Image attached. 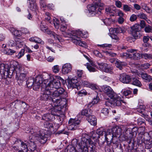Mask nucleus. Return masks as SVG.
<instances>
[{
	"label": "nucleus",
	"mask_w": 152,
	"mask_h": 152,
	"mask_svg": "<svg viewBox=\"0 0 152 152\" xmlns=\"http://www.w3.org/2000/svg\"><path fill=\"white\" fill-rule=\"evenodd\" d=\"M102 89L104 92L110 98V99L105 102V104L107 106L111 107L120 106L124 101L118 95L115 93L109 86L106 85L102 87Z\"/></svg>",
	"instance_id": "obj_1"
},
{
	"label": "nucleus",
	"mask_w": 152,
	"mask_h": 152,
	"mask_svg": "<svg viewBox=\"0 0 152 152\" xmlns=\"http://www.w3.org/2000/svg\"><path fill=\"white\" fill-rule=\"evenodd\" d=\"M51 100L53 103H51L55 109L58 111H61V109L64 107V105H62V101L60 98H64L67 96L66 92L65 90L62 88H60L55 91L54 92L52 90Z\"/></svg>",
	"instance_id": "obj_2"
},
{
	"label": "nucleus",
	"mask_w": 152,
	"mask_h": 152,
	"mask_svg": "<svg viewBox=\"0 0 152 152\" xmlns=\"http://www.w3.org/2000/svg\"><path fill=\"white\" fill-rule=\"evenodd\" d=\"M88 141L86 139L84 138L83 134L82 135V137L80 142L78 145V148L77 150L76 148L72 145H69L67 146L65 150V152H88V150L86 146V142Z\"/></svg>",
	"instance_id": "obj_3"
},
{
	"label": "nucleus",
	"mask_w": 152,
	"mask_h": 152,
	"mask_svg": "<svg viewBox=\"0 0 152 152\" xmlns=\"http://www.w3.org/2000/svg\"><path fill=\"white\" fill-rule=\"evenodd\" d=\"M17 63V64L16 66H14L13 69L12 67H10L9 69V67L7 68V77L11 78L12 75H14L15 74L16 75H17L26 70L25 68L22 65L18 64Z\"/></svg>",
	"instance_id": "obj_4"
},
{
	"label": "nucleus",
	"mask_w": 152,
	"mask_h": 152,
	"mask_svg": "<svg viewBox=\"0 0 152 152\" xmlns=\"http://www.w3.org/2000/svg\"><path fill=\"white\" fill-rule=\"evenodd\" d=\"M46 76L47 77H45V79H44V81L45 86L48 87V88L50 89L51 91H52L54 88L58 89L60 88L61 86V83L58 80L54 79L53 80L50 81L49 83L47 84L46 82L50 77L48 74L46 75Z\"/></svg>",
	"instance_id": "obj_5"
},
{
	"label": "nucleus",
	"mask_w": 152,
	"mask_h": 152,
	"mask_svg": "<svg viewBox=\"0 0 152 152\" xmlns=\"http://www.w3.org/2000/svg\"><path fill=\"white\" fill-rule=\"evenodd\" d=\"M47 131L46 130L42 129L38 133L34 134L36 139L39 141L42 144L45 143L47 140L48 135L46 134Z\"/></svg>",
	"instance_id": "obj_6"
},
{
	"label": "nucleus",
	"mask_w": 152,
	"mask_h": 152,
	"mask_svg": "<svg viewBox=\"0 0 152 152\" xmlns=\"http://www.w3.org/2000/svg\"><path fill=\"white\" fill-rule=\"evenodd\" d=\"M126 134H128L129 133V135L128 136H125V140L128 143V145L127 146L126 149L127 150V152H131V151L133 150L134 145V139L132 137V133L129 132H128L127 129H126Z\"/></svg>",
	"instance_id": "obj_7"
},
{
	"label": "nucleus",
	"mask_w": 152,
	"mask_h": 152,
	"mask_svg": "<svg viewBox=\"0 0 152 152\" xmlns=\"http://www.w3.org/2000/svg\"><path fill=\"white\" fill-rule=\"evenodd\" d=\"M53 91L50 90L48 87H42L41 88V92L40 98L42 100L47 101L50 99L51 94Z\"/></svg>",
	"instance_id": "obj_8"
},
{
	"label": "nucleus",
	"mask_w": 152,
	"mask_h": 152,
	"mask_svg": "<svg viewBox=\"0 0 152 152\" xmlns=\"http://www.w3.org/2000/svg\"><path fill=\"white\" fill-rule=\"evenodd\" d=\"M40 28L41 30L44 32L46 31L47 34L50 35L51 37H53L55 39L60 41L61 39L60 36L52 31L48 30V27L45 23L41 22L40 25Z\"/></svg>",
	"instance_id": "obj_9"
},
{
	"label": "nucleus",
	"mask_w": 152,
	"mask_h": 152,
	"mask_svg": "<svg viewBox=\"0 0 152 152\" xmlns=\"http://www.w3.org/2000/svg\"><path fill=\"white\" fill-rule=\"evenodd\" d=\"M80 122V120L71 118L68 122L69 124L68 127V129L71 130H75L77 129Z\"/></svg>",
	"instance_id": "obj_10"
},
{
	"label": "nucleus",
	"mask_w": 152,
	"mask_h": 152,
	"mask_svg": "<svg viewBox=\"0 0 152 152\" xmlns=\"http://www.w3.org/2000/svg\"><path fill=\"white\" fill-rule=\"evenodd\" d=\"M84 138H85L87 140L88 142H86V146L85 147H86L88 152V147L90 148L89 150L90 152H96L95 151V146L93 142L91 140L88 138V136L86 134H83Z\"/></svg>",
	"instance_id": "obj_11"
},
{
	"label": "nucleus",
	"mask_w": 152,
	"mask_h": 152,
	"mask_svg": "<svg viewBox=\"0 0 152 152\" xmlns=\"http://www.w3.org/2000/svg\"><path fill=\"white\" fill-rule=\"evenodd\" d=\"M131 29L132 30V34L133 36L135 39L140 38L141 36V34H140V31L141 30V28L139 25L136 24L134 26L131 27Z\"/></svg>",
	"instance_id": "obj_12"
},
{
	"label": "nucleus",
	"mask_w": 152,
	"mask_h": 152,
	"mask_svg": "<svg viewBox=\"0 0 152 152\" xmlns=\"http://www.w3.org/2000/svg\"><path fill=\"white\" fill-rule=\"evenodd\" d=\"M99 67L102 71L106 72H108L111 74L113 73V68L110 67L108 64L106 63L97 62Z\"/></svg>",
	"instance_id": "obj_13"
},
{
	"label": "nucleus",
	"mask_w": 152,
	"mask_h": 152,
	"mask_svg": "<svg viewBox=\"0 0 152 152\" xmlns=\"http://www.w3.org/2000/svg\"><path fill=\"white\" fill-rule=\"evenodd\" d=\"M31 137H29V140L27 142L29 151L30 152H39L37 148V145L34 143Z\"/></svg>",
	"instance_id": "obj_14"
},
{
	"label": "nucleus",
	"mask_w": 152,
	"mask_h": 152,
	"mask_svg": "<svg viewBox=\"0 0 152 152\" xmlns=\"http://www.w3.org/2000/svg\"><path fill=\"white\" fill-rule=\"evenodd\" d=\"M119 80L124 83L129 84L131 82L132 78L129 75L124 73L120 75Z\"/></svg>",
	"instance_id": "obj_15"
},
{
	"label": "nucleus",
	"mask_w": 152,
	"mask_h": 152,
	"mask_svg": "<svg viewBox=\"0 0 152 152\" xmlns=\"http://www.w3.org/2000/svg\"><path fill=\"white\" fill-rule=\"evenodd\" d=\"M104 136L105 140L107 142H110L114 144V142L113 141L115 138H114V135L112 131L110 129H108L107 132H106Z\"/></svg>",
	"instance_id": "obj_16"
},
{
	"label": "nucleus",
	"mask_w": 152,
	"mask_h": 152,
	"mask_svg": "<svg viewBox=\"0 0 152 152\" xmlns=\"http://www.w3.org/2000/svg\"><path fill=\"white\" fill-rule=\"evenodd\" d=\"M43 86V87H45V85L43 83L42 79L40 77H37L35 79V81L33 87V89L36 91H37L39 89L40 86L41 84Z\"/></svg>",
	"instance_id": "obj_17"
},
{
	"label": "nucleus",
	"mask_w": 152,
	"mask_h": 152,
	"mask_svg": "<svg viewBox=\"0 0 152 152\" xmlns=\"http://www.w3.org/2000/svg\"><path fill=\"white\" fill-rule=\"evenodd\" d=\"M67 80L68 82L67 86L68 88H77L78 81L76 79L74 78L71 79L69 78Z\"/></svg>",
	"instance_id": "obj_18"
},
{
	"label": "nucleus",
	"mask_w": 152,
	"mask_h": 152,
	"mask_svg": "<svg viewBox=\"0 0 152 152\" xmlns=\"http://www.w3.org/2000/svg\"><path fill=\"white\" fill-rule=\"evenodd\" d=\"M126 30L124 28H115L113 30V33L111 35V37L113 39L116 40H118L119 39V38L117 35L114 34L115 32L116 34L119 33L125 32Z\"/></svg>",
	"instance_id": "obj_19"
},
{
	"label": "nucleus",
	"mask_w": 152,
	"mask_h": 152,
	"mask_svg": "<svg viewBox=\"0 0 152 152\" xmlns=\"http://www.w3.org/2000/svg\"><path fill=\"white\" fill-rule=\"evenodd\" d=\"M145 106L142 105H140L139 106V107L137 108V111L141 114V115L144 117L146 120L148 121H149L150 120L151 121V119H149L148 115L145 113Z\"/></svg>",
	"instance_id": "obj_20"
},
{
	"label": "nucleus",
	"mask_w": 152,
	"mask_h": 152,
	"mask_svg": "<svg viewBox=\"0 0 152 152\" xmlns=\"http://www.w3.org/2000/svg\"><path fill=\"white\" fill-rule=\"evenodd\" d=\"M8 67V65H4L1 64L0 65V73L2 75V77H4L5 79L7 78V69Z\"/></svg>",
	"instance_id": "obj_21"
},
{
	"label": "nucleus",
	"mask_w": 152,
	"mask_h": 152,
	"mask_svg": "<svg viewBox=\"0 0 152 152\" xmlns=\"http://www.w3.org/2000/svg\"><path fill=\"white\" fill-rule=\"evenodd\" d=\"M137 51L135 49H131L129 50V52L131 53L130 58H132L135 60H137L141 58V54L139 53H134V52Z\"/></svg>",
	"instance_id": "obj_22"
},
{
	"label": "nucleus",
	"mask_w": 152,
	"mask_h": 152,
	"mask_svg": "<svg viewBox=\"0 0 152 152\" xmlns=\"http://www.w3.org/2000/svg\"><path fill=\"white\" fill-rule=\"evenodd\" d=\"M72 69L71 65L69 63H66L62 66V73L64 75H66L70 72Z\"/></svg>",
	"instance_id": "obj_23"
},
{
	"label": "nucleus",
	"mask_w": 152,
	"mask_h": 152,
	"mask_svg": "<svg viewBox=\"0 0 152 152\" xmlns=\"http://www.w3.org/2000/svg\"><path fill=\"white\" fill-rule=\"evenodd\" d=\"M28 73V72L26 70L21 72L19 74L16 75V78L18 81L22 82L25 80L26 79V77Z\"/></svg>",
	"instance_id": "obj_24"
},
{
	"label": "nucleus",
	"mask_w": 152,
	"mask_h": 152,
	"mask_svg": "<svg viewBox=\"0 0 152 152\" xmlns=\"http://www.w3.org/2000/svg\"><path fill=\"white\" fill-rule=\"evenodd\" d=\"M74 36L72 37V42L76 45L86 48V43L81 42L80 39H76L75 38H78V37L75 35Z\"/></svg>",
	"instance_id": "obj_25"
},
{
	"label": "nucleus",
	"mask_w": 152,
	"mask_h": 152,
	"mask_svg": "<svg viewBox=\"0 0 152 152\" xmlns=\"http://www.w3.org/2000/svg\"><path fill=\"white\" fill-rule=\"evenodd\" d=\"M114 135V138H116L117 135H120L121 134L122 129L118 126H116L113 127L110 129Z\"/></svg>",
	"instance_id": "obj_26"
},
{
	"label": "nucleus",
	"mask_w": 152,
	"mask_h": 152,
	"mask_svg": "<svg viewBox=\"0 0 152 152\" xmlns=\"http://www.w3.org/2000/svg\"><path fill=\"white\" fill-rule=\"evenodd\" d=\"M11 104L12 105H14L15 108H16L18 106L21 105V104H22V105L21 106V107H24V108H25V107H26L27 106L26 103L20 100H16L15 102H12Z\"/></svg>",
	"instance_id": "obj_27"
},
{
	"label": "nucleus",
	"mask_w": 152,
	"mask_h": 152,
	"mask_svg": "<svg viewBox=\"0 0 152 152\" xmlns=\"http://www.w3.org/2000/svg\"><path fill=\"white\" fill-rule=\"evenodd\" d=\"M92 114V111L90 109H85L82 110L81 113H79V115H81V118L83 116H86V117H88L90 115H91Z\"/></svg>",
	"instance_id": "obj_28"
},
{
	"label": "nucleus",
	"mask_w": 152,
	"mask_h": 152,
	"mask_svg": "<svg viewBox=\"0 0 152 152\" xmlns=\"http://www.w3.org/2000/svg\"><path fill=\"white\" fill-rule=\"evenodd\" d=\"M31 2H29L30 5L29 7L30 9L33 11H36L38 10V7L35 3L36 0H28Z\"/></svg>",
	"instance_id": "obj_29"
},
{
	"label": "nucleus",
	"mask_w": 152,
	"mask_h": 152,
	"mask_svg": "<svg viewBox=\"0 0 152 152\" xmlns=\"http://www.w3.org/2000/svg\"><path fill=\"white\" fill-rule=\"evenodd\" d=\"M87 120L91 125L95 126L96 124V119L94 116L92 115V114L87 118Z\"/></svg>",
	"instance_id": "obj_30"
},
{
	"label": "nucleus",
	"mask_w": 152,
	"mask_h": 152,
	"mask_svg": "<svg viewBox=\"0 0 152 152\" xmlns=\"http://www.w3.org/2000/svg\"><path fill=\"white\" fill-rule=\"evenodd\" d=\"M115 65L117 68L121 70L123 69L124 66L126 65V63L125 62L121 61L117 59L115 61Z\"/></svg>",
	"instance_id": "obj_31"
},
{
	"label": "nucleus",
	"mask_w": 152,
	"mask_h": 152,
	"mask_svg": "<svg viewBox=\"0 0 152 152\" xmlns=\"http://www.w3.org/2000/svg\"><path fill=\"white\" fill-rule=\"evenodd\" d=\"M21 145L20 150L19 151L20 152H27L29 151L27 142L26 143L21 142Z\"/></svg>",
	"instance_id": "obj_32"
},
{
	"label": "nucleus",
	"mask_w": 152,
	"mask_h": 152,
	"mask_svg": "<svg viewBox=\"0 0 152 152\" xmlns=\"http://www.w3.org/2000/svg\"><path fill=\"white\" fill-rule=\"evenodd\" d=\"M87 68L88 70L90 72H94L96 71V69L94 67H96L95 64L93 62H90L89 63L86 64Z\"/></svg>",
	"instance_id": "obj_33"
},
{
	"label": "nucleus",
	"mask_w": 152,
	"mask_h": 152,
	"mask_svg": "<svg viewBox=\"0 0 152 152\" xmlns=\"http://www.w3.org/2000/svg\"><path fill=\"white\" fill-rule=\"evenodd\" d=\"M71 34H72V37H71L72 40V37L74 36V35H75L78 38H75L76 39H80L79 37H84L83 33L81 31L79 30L73 31Z\"/></svg>",
	"instance_id": "obj_34"
},
{
	"label": "nucleus",
	"mask_w": 152,
	"mask_h": 152,
	"mask_svg": "<svg viewBox=\"0 0 152 152\" xmlns=\"http://www.w3.org/2000/svg\"><path fill=\"white\" fill-rule=\"evenodd\" d=\"M54 117L51 114L47 113L44 114L42 118V119L46 121L52 120Z\"/></svg>",
	"instance_id": "obj_35"
},
{
	"label": "nucleus",
	"mask_w": 152,
	"mask_h": 152,
	"mask_svg": "<svg viewBox=\"0 0 152 152\" xmlns=\"http://www.w3.org/2000/svg\"><path fill=\"white\" fill-rule=\"evenodd\" d=\"M141 75L142 78L146 82H149L152 80L151 76L146 73H142Z\"/></svg>",
	"instance_id": "obj_36"
},
{
	"label": "nucleus",
	"mask_w": 152,
	"mask_h": 152,
	"mask_svg": "<svg viewBox=\"0 0 152 152\" xmlns=\"http://www.w3.org/2000/svg\"><path fill=\"white\" fill-rule=\"evenodd\" d=\"M132 84L134 85L140 87L142 86L140 82L137 78H132Z\"/></svg>",
	"instance_id": "obj_37"
},
{
	"label": "nucleus",
	"mask_w": 152,
	"mask_h": 152,
	"mask_svg": "<svg viewBox=\"0 0 152 152\" xmlns=\"http://www.w3.org/2000/svg\"><path fill=\"white\" fill-rule=\"evenodd\" d=\"M35 80L32 77L29 78L27 80L26 85L28 88L31 87L32 86L33 87Z\"/></svg>",
	"instance_id": "obj_38"
},
{
	"label": "nucleus",
	"mask_w": 152,
	"mask_h": 152,
	"mask_svg": "<svg viewBox=\"0 0 152 152\" xmlns=\"http://www.w3.org/2000/svg\"><path fill=\"white\" fill-rule=\"evenodd\" d=\"M151 135H152V131L149 132V133L146 132L144 133L143 136V138L145 140V142L148 141L150 140L151 139Z\"/></svg>",
	"instance_id": "obj_39"
},
{
	"label": "nucleus",
	"mask_w": 152,
	"mask_h": 152,
	"mask_svg": "<svg viewBox=\"0 0 152 152\" xmlns=\"http://www.w3.org/2000/svg\"><path fill=\"white\" fill-rule=\"evenodd\" d=\"M141 58H144L146 60L152 59V55L149 53H144L141 54Z\"/></svg>",
	"instance_id": "obj_40"
},
{
	"label": "nucleus",
	"mask_w": 152,
	"mask_h": 152,
	"mask_svg": "<svg viewBox=\"0 0 152 152\" xmlns=\"http://www.w3.org/2000/svg\"><path fill=\"white\" fill-rule=\"evenodd\" d=\"M109 113V109L107 108H103L101 110V115L104 117L107 116Z\"/></svg>",
	"instance_id": "obj_41"
},
{
	"label": "nucleus",
	"mask_w": 152,
	"mask_h": 152,
	"mask_svg": "<svg viewBox=\"0 0 152 152\" xmlns=\"http://www.w3.org/2000/svg\"><path fill=\"white\" fill-rule=\"evenodd\" d=\"M126 129H127L128 132H129L130 133H132V136H133V133H134V132H135L136 131H138V129H137V127H134L132 128V132H131L130 130V129H129V130H128L129 129H127L126 128H125L124 130V136H125V137H124L125 138L126 135L128 136H128H129V133H128V134H126Z\"/></svg>",
	"instance_id": "obj_42"
},
{
	"label": "nucleus",
	"mask_w": 152,
	"mask_h": 152,
	"mask_svg": "<svg viewBox=\"0 0 152 152\" xmlns=\"http://www.w3.org/2000/svg\"><path fill=\"white\" fill-rule=\"evenodd\" d=\"M145 148L147 149H149V151H152V141H146L145 142Z\"/></svg>",
	"instance_id": "obj_43"
},
{
	"label": "nucleus",
	"mask_w": 152,
	"mask_h": 152,
	"mask_svg": "<svg viewBox=\"0 0 152 152\" xmlns=\"http://www.w3.org/2000/svg\"><path fill=\"white\" fill-rule=\"evenodd\" d=\"M96 131L97 134L99 136L100 135H103V134H105L106 132L105 130L102 127L98 129Z\"/></svg>",
	"instance_id": "obj_44"
},
{
	"label": "nucleus",
	"mask_w": 152,
	"mask_h": 152,
	"mask_svg": "<svg viewBox=\"0 0 152 152\" xmlns=\"http://www.w3.org/2000/svg\"><path fill=\"white\" fill-rule=\"evenodd\" d=\"M3 52L5 54L8 55H12L15 53V51L14 50L11 49H7L4 50Z\"/></svg>",
	"instance_id": "obj_45"
},
{
	"label": "nucleus",
	"mask_w": 152,
	"mask_h": 152,
	"mask_svg": "<svg viewBox=\"0 0 152 152\" xmlns=\"http://www.w3.org/2000/svg\"><path fill=\"white\" fill-rule=\"evenodd\" d=\"M11 30L12 31V33L14 34V35L19 36L20 35L21 32L20 31L15 29L14 28H12Z\"/></svg>",
	"instance_id": "obj_46"
},
{
	"label": "nucleus",
	"mask_w": 152,
	"mask_h": 152,
	"mask_svg": "<svg viewBox=\"0 0 152 152\" xmlns=\"http://www.w3.org/2000/svg\"><path fill=\"white\" fill-rule=\"evenodd\" d=\"M98 6H95L93 3L91 4V6L89 10H91V12H94V14L95 15L96 12H94V11L96 10Z\"/></svg>",
	"instance_id": "obj_47"
},
{
	"label": "nucleus",
	"mask_w": 152,
	"mask_h": 152,
	"mask_svg": "<svg viewBox=\"0 0 152 152\" xmlns=\"http://www.w3.org/2000/svg\"><path fill=\"white\" fill-rule=\"evenodd\" d=\"M25 50L24 49H22L20 51L18 55H17L18 58H20L22 57L24 54Z\"/></svg>",
	"instance_id": "obj_48"
},
{
	"label": "nucleus",
	"mask_w": 152,
	"mask_h": 152,
	"mask_svg": "<svg viewBox=\"0 0 152 152\" xmlns=\"http://www.w3.org/2000/svg\"><path fill=\"white\" fill-rule=\"evenodd\" d=\"M117 147L115 148H113V152H123V150L122 147H118V145H117Z\"/></svg>",
	"instance_id": "obj_49"
},
{
	"label": "nucleus",
	"mask_w": 152,
	"mask_h": 152,
	"mask_svg": "<svg viewBox=\"0 0 152 152\" xmlns=\"http://www.w3.org/2000/svg\"><path fill=\"white\" fill-rule=\"evenodd\" d=\"M93 1V4L95 6H101L102 5V4L101 3V0H92Z\"/></svg>",
	"instance_id": "obj_50"
},
{
	"label": "nucleus",
	"mask_w": 152,
	"mask_h": 152,
	"mask_svg": "<svg viewBox=\"0 0 152 152\" xmlns=\"http://www.w3.org/2000/svg\"><path fill=\"white\" fill-rule=\"evenodd\" d=\"M61 30L62 31L64 32V33H65L64 32L66 29L67 27V25L65 23H63L61 25Z\"/></svg>",
	"instance_id": "obj_51"
},
{
	"label": "nucleus",
	"mask_w": 152,
	"mask_h": 152,
	"mask_svg": "<svg viewBox=\"0 0 152 152\" xmlns=\"http://www.w3.org/2000/svg\"><path fill=\"white\" fill-rule=\"evenodd\" d=\"M78 140L76 139H73L72 141V145L73 146L75 147H77V148H78L77 147L78 146Z\"/></svg>",
	"instance_id": "obj_52"
},
{
	"label": "nucleus",
	"mask_w": 152,
	"mask_h": 152,
	"mask_svg": "<svg viewBox=\"0 0 152 152\" xmlns=\"http://www.w3.org/2000/svg\"><path fill=\"white\" fill-rule=\"evenodd\" d=\"M131 8L128 5L124 4L123 5V10L126 12H130Z\"/></svg>",
	"instance_id": "obj_53"
},
{
	"label": "nucleus",
	"mask_w": 152,
	"mask_h": 152,
	"mask_svg": "<svg viewBox=\"0 0 152 152\" xmlns=\"http://www.w3.org/2000/svg\"><path fill=\"white\" fill-rule=\"evenodd\" d=\"M150 66V64L147 63L142 64L140 65V67L143 69H146L149 68Z\"/></svg>",
	"instance_id": "obj_54"
},
{
	"label": "nucleus",
	"mask_w": 152,
	"mask_h": 152,
	"mask_svg": "<svg viewBox=\"0 0 152 152\" xmlns=\"http://www.w3.org/2000/svg\"><path fill=\"white\" fill-rule=\"evenodd\" d=\"M137 16L138 18L143 19L145 20H146L147 19L146 15L144 14V13H140L137 15Z\"/></svg>",
	"instance_id": "obj_55"
},
{
	"label": "nucleus",
	"mask_w": 152,
	"mask_h": 152,
	"mask_svg": "<svg viewBox=\"0 0 152 152\" xmlns=\"http://www.w3.org/2000/svg\"><path fill=\"white\" fill-rule=\"evenodd\" d=\"M131 55L130 54L127 53H123L120 54V56L122 58H130Z\"/></svg>",
	"instance_id": "obj_56"
},
{
	"label": "nucleus",
	"mask_w": 152,
	"mask_h": 152,
	"mask_svg": "<svg viewBox=\"0 0 152 152\" xmlns=\"http://www.w3.org/2000/svg\"><path fill=\"white\" fill-rule=\"evenodd\" d=\"M105 13L107 14H110V13H112L113 12V10H112L111 8L109 7H107L105 8Z\"/></svg>",
	"instance_id": "obj_57"
},
{
	"label": "nucleus",
	"mask_w": 152,
	"mask_h": 152,
	"mask_svg": "<svg viewBox=\"0 0 152 152\" xmlns=\"http://www.w3.org/2000/svg\"><path fill=\"white\" fill-rule=\"evenodd\" d=\"M44 126L46 128H49L50 129L53 127V124L48 122H46V124H44Z\"/></svg>",
	"instance_id": "obj_58"
},
{
	"label": "nucleus",
	"mask_w": 152,
	"mask_h": 152,
	"mask_svg": "<svg viewBox=\"0 0 152 152\" xmlns=\"http://www.w3.org/2000/svg\"><path fill=\"white\" fill-rule=\"evenodd\" d=\"M53 72L55 73H58L59 70V66L57 65L54 66L53 67Z\"/></svg>",
	"instance_id": "obj_59"
},
{
	"label": "nucleus",
	"mask_w": 152,
	"mask_h": 152,
	"mask_svg": "<svg viewBox=\"0 0 152 152\" xmlns=\"http://www.w3.org/2000/svg\"><path fill=\"white\" fill-rule=\"evenodd\" d=\"M107 55L109 56H111V57H114L116 55V54L115 53H114L111 51H106L104 52Z\"/></svg>",
	"instance_id": "obj_60"
},
{
	"label": "nucleus",
	"mask_w": 152,
	"mask_h": 152,
	"mask_svg": "<svg viewBox=\"0 0 152 152\" xmlns=\"http://www.w3.org/2000/svg\"><path fill=\"white\" fill-rule=\"evenodd\" d=\"M15 45H16L17 48H21L23 47L24 48H25L24 46V43L23 42L20 43H17V44H16Z\"/></svg>",
	"instance_id": "obj_61"
},
{
	"label": "nucleus",
	"mask_w": 152,
	"mask_h": 152,
	"mask_svg": "<svg viewBox=\"0 0 152 152\" xmlns=\"http://www.w3.org/2000/svg\"><path fill=\"white\" fill-rule=\"evenodd\" d=\"M91 137H92L93 139H98L100 137L98 134H97L96 131V132H92V133Z\"/></svg>",
	"instance_id": "obj_62"
},
{
	"label": "nucleus",
	"mask_w": 152,
	"mask_h": 152,
	"mask_svg": "<svg viewBox=\"0 0 152 152\" xmlns=\"http://www.w3.org/2000/svg\"><path fill=\"white\" fill-rule=\"evenodd\" d=\"M151 27L149 25H148L145 27V31L147 33H149L151 32Z\"/></svg>",
	"instance_id": "obj_63"
},
{
	"label": "nucleus",
	"mask_w": 152,
	"mask_h": 152,
	"mask_svg": "<svg viewBox=\"0 0 152 152\" xmlns=\"http://www.w3.org/2000/svg\"><path fill=\"white\" fill-rule=\"evenodd\" d=\"M137 19V16L134 14H132L130 17V20L131 22H133L136 20Z\"/></svg>",
	"instance_id": "obj_64"
}]
</instances>
